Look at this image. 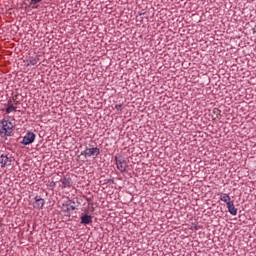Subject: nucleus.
Instances as JSON below:
<instances>
[{
	"label": "nucleus",
	"instance_id": "obj_12",
	"mask_svg": "<svg viewBox=\"0 0 256 256\" xmlns=\"http://www.w3.org/2000/svg\"><path fill=\"white\" fill-rule=\"evenodd\" d=\"M42 0H30V5H32V9H37V3H41Z\"/></svg>",
	"mask_w": 256,
	"mask_h": 256
},
{
	"label": "nucleus",
	"instance_id": "obj_2",
	"mask_svg": "<svg viewBox=\"0 0 256 256\" xmlns=\"http://www.w3.org/2000/svg\"><path fill=\"white\" fill-rule=\"evenodd\" d=\"M101 153V150L97 147L95 148H86L81 155L84 157H93V159H97V156Z\"/></svg>",
	"mask_w": 256,
	"mask_h": 256
},
{
	"label": "nucleus",
	"instance_id": "obj_6",
	"mask_svg": "<svg viewBox=\"0 0 256 256\" xmlns=\"http://www.w3.org/2000/svg\"><path fill=\"white\" fill-rule=\"evenodd\" d=\"M91 223H93V217H91L90 215H87V214L81 216V224L82 225H89Z\"/></svg>",
	"mask_w": 256,
	"mask_h": 256
},
{
	"label": "nucleus",
	"instance_id": "obj_11",
	"mask_svg": "<svg viewBox=\"0 0 256 256\" xmlns=\"http://www.w3.org/2000/svg\"><path fill=\"white\" fill-rule=\"evenodd\" d=\"M62 187L65 188V187H71V180H68V179H64L62 181Z\"/></svg>",
	"mask_w": 256,
	"mask_h": 256
},
{
	"label": "nucleus",
	"instance_id": "obj_9",
	"mask_svg": "<svg viewBox=\"0 0 256 256\" xmlns=\"http://www.w3.org/2000/svg\"><path fill=\"white\" fill-rule=\"evenodd\" d=\"M116 165H117V169L123 173L126 169H127V165L125 164V162L122 161H116Z\"/></svg>",
	"mask_w": 256,
	"mask_h": 256
},
{
	"label": "nucleus",
	"instance_id": "obj_5",
	"mask_svg": "<svg viewBox=\"0 0 256 256\" xmlns=\"http://www.w3.org/2000/svg\"><path fill=\"white\" fill-rule=\"evenodd\" d=\"M0 165L1 167H6V165H11V158L7 155H1L0 156Z\"/></svg>",
	"mask_w": 256,
	"mask_h": 256
},
{
	"label": "nucleus",
	"instance_id": "obj_13",
	"mask_svg": "<svg viewBox=\"0 0 256 256\" xmlns=\"http://www.w3.org/2000/svg\"><path fill=\"white\" fill-rule=\"evenodd\" d=\"M62 211L64 213H69V211H71V208L69 207V204H63L62 205Z\"/></svg>",
	"mask_w": 256,
	"mask_h": 256
},
{
	"label": "nucleus",
	"instance_id": "obj_14",
	"mask_svg": "<svg viewBox=\"0 0 256 256\" xmlns=\"http://www.w3.org/2000/svg\"><path fill=\"white\" fill-rule=\"evenodd\" d=\"M115 109H116V111L121 113V111H123V104H116L115 105Z\"/></svg>",
	"mask_w": 256,
	"mask_h": 256
},
{
	"label": "nucleus",
	"instance_id": "obj_3",
	"mask_svg": "<svg viewBox=\"0 0 256 256\" xmlns=\"http://www.w3.org/2000/svg\"><path fill=\"white\" fill-rule=\"evenodd\" d=\"M36 137L35 133L27 132L21 143L22 145H31V143H34Z\"/></svg>",
	"mask_w": 256,
	"mask_h": 256
},
{
	"label": "nucleus",
	"instance_id": "obj_10",
	"mask_svg": "<svg viewBox=\"0 0 256 256\" xmlns=\"http://www.w3.org/2000/svg\"><path fill=\"white\" fill-rule=\"evenodd\" d=\"M15 111H17V107H15L13 104L9 103L6 108V113L9 114V113H13Z\"/></svg>",
	"mask_w": 256,
	"mask_h": 256
},
{
	"label": "nucleus",
	"instance_id": "obj_15",
	"mask_svg": "<svg viewBox=\"0 0 256 256\" xmlns=\"http://www.w3.org/2000/svg\"><path fill=\"white\" fill-rule=\"evenodd\" d=\"M69 208H70L71 211H75V206L69 205Z\"/></svg>",
	"mask_w": 256,
	"mask_h": 256
},
{
	"label": "nucleus",
	"instance_id": "obj_4",
	"mask_svg": "<svg viewBox=\"0 0 256 256\" xmlns=\"http://www.w3.org/2000/svg\"><path fill=\"white\" fill-rule=\"evenodd\" d=\"M34 199H35L34 208L43 209V206L45 205V199L39 198L38 196H36Z\"/></svg>",
	"mask_w": 256,
	"mask_h": 256
},
{
	"label": "nucleus",
	"instance_id": "obj_8",
	"mask_svg": "<svg viewBox=\"0 0 256 256\" xmlns=\"http://www.w3.org/2000/svg\"><path fill=\"white\" fill-rule=\"evenodd\" d=\"M227 208L230 215H237V208H235V204H233V202L227 204Z\"/></svg>",
	"mask_w": 256,
	"mask_h": 256
},
{
	"label": "nucleus",
	"instance_id": "obj_1",
	"mask_svg": "<svg viewBox=\"0 0 256 256\" xmlns=\"http://www.w3.org/2000/svg\"><path fill=\"white\" fill-rule=\"evenodd\" d=\"M15 131V119L12 121L9 119H3L0 121V137H11Z\"/></svg>",
	"mask_w": 256,
	"mask_h": 256
},
{
	"label": "nucleus",
	"instance_id": "obj_7",
	"mask_svg": "<svg viewBox=\"0 0 256 256\" xmlns=\"http://www.w3.org/2000/svg\"><path fill=\"white\" fill-rule=\"evenodd\" d=\"M220 201H223V203H226V205H229L230 203L233 202L231 201V196H229V194L226 193L220 194Z\"/></svg>",
	"mask_w": 256,
	"mask_h": 256
}]
</instances>
